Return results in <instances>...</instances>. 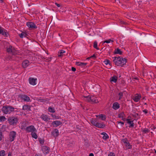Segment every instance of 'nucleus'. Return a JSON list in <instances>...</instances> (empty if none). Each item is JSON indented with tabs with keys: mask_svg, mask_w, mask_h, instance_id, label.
I'll return each mask as SVG.
<instances>
[{
	"mask_svg": "<svg viewBox=\"0 0 156 156\" xmlns=\"http://www.w3.org/2000/svg\"><path fill=\"white\" fill-rule=\"evenodd\" d=\"M145 99V98L144 97H143L142 98V99Z\"/></svg>",
	"mask_w": 156,
	"mask_h": 156,
	"instance_id": "obj_62",
	"label": "nucleus"
},
{
	"mask_svg": "<svg viewBox=\"0 0 156 156\" xmlns=\"http://www.w3.org/2000/svg\"><path fill=\"white\" fill-rule=\"evenodd\" d=\"M136 115H138V114H136Z\"/></svg>",
	"mask_w": 156,
	"mask_h": 156,
	"instance_id": "obj_63",
	"label": "nucleus"
},
{
	"mask_svg": "<svg viewBox=\"0 0 156 156\" xmlns=\"http://www.w3.org/2000/svg\"><path fill=\"white\" fill-rule=\"evenodd\" d=\"M115 2L116 3H120V1H119V0H115Z\"/></svg>",
	"mask_w": 156,
	"mask_h": 156,
	"instance_id": "obj_53",
	"label": "nucleus"
},
{
	"mask_svg": "<svg viewBox=\"0 0 156 156\" xmlns=\"http://www.w3.org/2000/svg\"><path fill=\"white\" fill-rule=\"evenodd\" d=\"M55 5H56V6L58 7H60V6H61V5L60 4H58L57 3H55Z\"/></svg>",
	"mask_w": 156,
	"mask_h": 156,
	"instance_id": "obj_50",
	"label": "nucleus"
},
{
	"mask_svg": "<svg viewBox=\"0 0 156 156\" xmlns=\"http://www.w3.org/2000/svg\"><path fill=\"white\" fill-rule=\"evenodd\" d=\"M125 116V114L123 112L121 113L120 114H119L118 115V117L120 118H121L122 120H123L124 121H126V119L124 117V116Z\"/></svg>",
	"mask_w": 156,
	"mask_h": 156,
	"instance_id": "obj_20",
	"label": "nucleus"
},
{
	"mask_svg": "<svg viewBox=\"0 0 156 156\" xmlns=\"http://www.w3.org/2000/svg\"><path fill=\"white\" fill-rule=\"evenodd\" d=\"M2 133L1 132H0V140H2Z\"/></svg>",
	"mask_w": 156,
	"mask_h": 156,
	"instance_id": "obj_49",
	"label": "nucleus"
},
{
	"mask_svg": "<svg viewBox=\"0 0 156 156\" xmlns=\"http://www.w3.org/2000/svg\"><path fill=\"white\" fill-rule=\"evenodd\" d=\"M105 126V125L103 123H100L98 122L96 125V127L100 128H104Z\"/></svg>",
	"mask_w": 156,
	"mask_h": 156,
	"instance_id": "obj_16",
	"label": "nucleus"
},
{
	"mask_svg": "<svg viewBox=\"0 0 156 156\" xmlns=\"http://www.w3.org/2000/svg\"><path fill=\"white\" fill-rule=\"evenodd\" d=\"M6 119V118L4 116H0V122H4Z\"/></svg>",
	"mask_w": 156,
	"mask_h": 156,
	"instance_id": "obj_37",
	"label": "nucleus"
},
{
	"mask_svg": "<svg viewBox=\"0 0 156 156\" xmlns=\"http://www.w3.org/2000/svg\"><path fill=\"white\" fill-rule=\"evenodd\" d=\"M110 41H111L112 42H113V40H111V39H109L108 40L104 41V42H103V43H109L110 42Z\"/></svg>",
	"mask_w": 156,
	"mask_h": 156,
	"instance_id": "obj_41",
	"label": "nucleus"
},
{
	"mask_svg": "<svg viewBox=\"0 0 156 156\" xmlns=\"http://www.w3.org/2000/svg\"><path fill=\"white\" fill-rule=\"evenodd\" d=\"M51 134L54 137H57L59 134V132L58 129H54L51 132Z\"/></svg>",
	"mask_w": 156,
	"mask_h": 156,
	"instance_id": "obj_13",
	"label": "nucleus"
},
{
	"mask_svg": "<svg viewBox=\"0 0 156 156\" xmlns=\"http://www.w3.org/2000/svg\"><path fill=\"white\" fill-rule=\"evenodd\" d=\"M87 63H86L81 62H76V65L81 66L82 67H83L87 65Z\"/></svg>",
	"mask_w": 156,
	"mask_h": 156,
	"instance_id": "obj_23",
	"label": "nucleus"
},
{
	"mask_svg": "<svg viewBox=\"0 0 156 156\" xmlns=\"http://www.w3.org/2000/svg\"><path fill=\"white\" fill-rule=\"evenodd\" d=\"M27 25L29 28L31 29H36L37 28V26L33 22H27Z\"/></svg>",
	"mask_w": 156,
	"mask_h": 156,
	"instance_id": "obj_7",
	"label": "nucleus"
},
{
	"mask_svg": "<svg viewBox=\"0 0 156 156\" xmlns=\"http://www.w3.org/2000/svg\"><path fill=\"white\" fill-rule=\"evenodd\" d=\"M85 100L89 102H91V97H89V96H87L85 97Z\"/></svg>",
	"mask_w": 156,
	"mask_h": 156,
	"instance_id": "obj_34",
	"label": "nucleus"
},
{
	"mask_svg": "<svg viewBox=\"0 0 156 156\" xmlns=\"http://www.w3.org/2000/svg\"><path fill=\"white\" fill-rule=\"evenodd\" d=\"M5 152L4 150L0 151V156H5Z\"/></svg>",
	"mask_w": 156,
	"mask_h": 156,
	"instance_id": "obj_36",
	"label": "nucleus"
},
{
	"mask_svg": "<svg viewBox=\"0 0 156 156\" xmlns=\"http://www.w3.org/2000/svg\"><path fill=\"white\" fill-rule=\"evenodd\" d=\"M90 58H93L94 59H95L96 58V56L95 54H94L93 55L90 56V57L87 58V59H89Z\"/></svg>",
	"mask_w": 156,
	"mask_h": 156,
	"instance_id": "obj_43",
	"label": "nucleus"
},
{
	"mask_svg": "<svg viewBox=\"0 0 156 156\" xmlns=\"http://www.w3.org/2000/svg\"><path fill=\"white\" fill-rule=\"evenodd\" d=\"M36 132H33L31 133V135L32 137L35 139H37V133H36Z\"/></svg>",
	"mask_w": 156,
	"mask_h": 156,
	"instance_id": "obj_29",
	"label": "nucleus"
},
{
	"mask_svg": "<svg viewBox=\"0 0 156 156\" xmlns=\"http://www.w3.org/2000/svg\"><path fill=\"white\" fill-rule=\"evenodd\" d=\"M154 151H154L155 153H156V150H155V149H154Z\"/></svg>",
	"mask_w": 156,
	"mask_h": 156,
	"instance_id": "obj_60",
	"label": "nucleus"
},
{
	"mask_svg": "<svg viewBox=\"0 0 156 156\" xmlns=\"http://www.w3.org/2000/svg\"><path fill=\"white\" fill-rule=\"evenodd\" d=\"M72 70L73 72H75L76 71V69L74 67H72Z\"/></svg>",
	"mask_w": 156,
	"mask_h": 156,
	"instance_id": "obj_52",
	"label": "nucleus"
},
{
	"mask_svg": "<svg viewBox=\"0 0 156 156\" xmlns=\"http://www.w3.org/2000/svg\"><path fill=\"white\" fill-rule=\"evenodd\" d=\"M115 59L113 60V62L115 65L118 66H122L126 64V60L125 58H123L120 57H115Z\"/></svg>",
	"mask_w": 156,
	"mask_h": 156,
	"instance_id": "obj_1",
	"label": "nucleus"
},
{
	"mask_svg": "<svg viewBox=\"0 0 156 156\" xmlns=\"http://www.w3.org/2000/svg\"><path fill=\"white\" fill-rule=\"evenodd\" d=\"M20 38H23V37H26L27 34L24 32H22L20 34H19Z\"/></svg>",
	"mask_w": 156,
	"mask_h": 156,
	"instance_id": "obj_31",
	"label": "nucleus"
},
{
	"mask_svg": "<svg viewBox=\"0 0 156 156\" xmlns=\"http://www.w3.org/2000/svg\"><path fill=\"white\" fill-rule=\"evenodd\" d=\"M0 34L5 37H7L8 35L7 30L4 29H2L1 27H0Z\"/></svg>",
	"mask_w": 156,
	"mask_h": 156,
	"instance_id": "obj_9",
	"label": "nucleus"
},
{
	"mask_svg": "<svg viewBox=\"0 0 156 156\" xmlns=\"http://www.w3.org/2000/svg\"><path fill=\"white\" fill-rule=\"evenodd\" d=\"M98 117V118L101 119L103 120H105L106 119L105 115L102 114H101Z\"/></svg>",
	"mask_w": 156,
	"mask_h": 156,
	"instance_id": "obj_28",
	"label": "nucleus"
},
{
	"mask_svg": "<svg viewBox=\"0 0 156 156\" xmlns=\"http://www.w3.org/2000/svg\"><path fill=\"white\" fill-rule=\"evenodd\" d=\"M29 81L31 85H34L36 84L35 79L34 78H29Z\"/></svg>",
	"mask_w": 156,
	"mask_h": 156,
	"instance_id": "obj_17",
	"label": "nucleus"
},
{
	"mask_svg": "<svg viewBox=\"0 0 156 156\" xmlns=\"http://www.w3.org/2000/svg\"><path fill=\"white\" fill-rule=\"evenodd\" d=\"M48 110L49 112H51L54 113L55 112V110L54 108H51V107H49Z\"/></svg>",
	"mask_w": 156,
	"mask_h": 156,
	"instance_id": "obj_35",
	"label": "nucleus"
},
{
	"mask_svg": "<svg viewBox=\"0 0 156 156\" xmlns=\"http://www.w3.org/2000/svg\"><path fill=\"white\" fill-rule=\"evenodd\" d=\"M126 121H127V123L129 124V128L134 126V123L133 121H131L129 119H127Z\"/></svg>",
	"mask_w": 156,
	"mask_h": 156,
	"instance_id": "obj_18",
	"label": "nucleus"
},
{
	"mask_svg": "<svg viewBox=\"0 0 156 156\" xmlns=\"http://www.w3.org/2000/svg\"><path fill=\"white\" fill-rule=\"evenodd\" d=\"M46 60H47V61L46 60V61L49 62V61H50L51 60V58H49V59L48 60V59H47Z\"/></svg>",
	"mask_w": 156,
	"mask_h": 156,
	"instance_id": "obj_54",
	"label": "nucleus"
},
{
	"mask_svg": "<svg viewBox=\"0 0 156 156\" xmlns=\"http://www.w3.org/2000/svg\"><path fill=\"white\" fill-rule=\"evenodd\" d=\"M89 156H94V154L92 153H90L89 155Z\"/></svg>",
	"mask_w": 156,
	"mask_h": 156,
	"instance_id": "obj_55",
	"label": "nucleus"
},
{
	"mask_svg": "<svg viewBox=\"0 0 156 156\" xmlns=\"http://www.w3.org/2000/svg\"><path fill=\"white\" fill-rule=\"evenodd\" d=\"M31 106H30L28 105H24L23 106L22 109L23 110H28L29 111H31L30 109Z\"/></svg>",
	"mask_w": 156,
	"mask_h": 156,
	"instance_id": "obj_22",
	"label": "nucleus"
},
{
	"mask_svg": "<svg viewBox=\"0 0 156 156\" xmlns=\"http://www.w3.org/2000/svg\"><path fill=\"white\" fill-rule=\"evenodd\" d=\"M119 100H120L122 98L123 96V94L122 92H120L119 93Z\"/></svg>",
	"mask_w": 156,
	"mask_h": 156,
	"instance_id": "obj_40",
	"label": "nucleus"
},
{
	"mask_svg": "<svg viewBox=\"0 0 156 156\" xmlns=\"http://www.w3.org/2000/svg\"><path fill=\"white\" fill-rule=\"evenodd\" d=\"M8 156H11V154L10 152H9L8 153Z\"/></svg>",
	"mask_w": 156,
	"mask_h": 156,
	"instance_id": "obj_56",
	"label": "nucleus"
},
{
	"mask_svg": "<svg viewBox=\"0 0 156 156\" xmlns=\"http://www.w3.org/2000/svg\"><path fill=\"white\" fill-rule=\"evenodd\" d=\"M134 79L136 80H137V77H135V78H134Z\"/></svg>",
	"mask_w": 156,
	"mask_h": 156,
	"instance_id": "obj_59",
	"label": "nucleus"
},
{
	"mask_svg": "<svg viewBox=\"0 0 156 156\" xmlns=\"http://www.w3.org/2000/svg\"><path fill=\"white\" fill-rule=\"evenodd\" d=\"M13 57L12 56H9L8 58V59L9 60H14V59L13 58Z\"/></svg>",
	"mask_w": 156,
	"mask_h": 156,
	"instance_id": "obj_48",
	"label": "nucleus"
},
{
	"mask_svg": "<svg viewBox=\"0 0 156 156\" xmlns=\"http://www.w3.org/2000/svg\"><path fill=\"white\" fill-rule=\"evenodd\" d=\"M37 156H41V155H37Z\"/></svg>",
	"mask_w": 156,
	"mask_h": 156,
	"instance_id": "obj_61",
	"label": "nucleus"
},
{
	"mask_svg": "<svg viewBox=\"0 0 156 156\" xmlns=\"http://www.w3.org/2000/svg\"><path fill=\"white\" fill-rule=\"evenodd\" d=\"M90 122L92 125L95 126L97 124L98 122H97L95 119H92L91 120Z\"/></svg>",
	"mask_w": 156,
	"mask_h": 156,
	"instance_id": "obj_30",
	"label": "nucleus"
},
{
	"mask_svg": "<svg viewBox=\"0 0 156 156\" xmlns=\"http://www.w3.org/2000/svg\"><path fill=\"white\" fill-rule=\"evenodd\" d=\"M16 132L13 131H11L9 134V141L11 142L13 141L16 137Z\"/></svg>",
	"mask_w": 156,
	"mask_h": 156,
	"instance_id": "obj_5",
	"label": "nucleus"
},
{
	"mask_svg": "<svg viewBox=\"0 0 156 156\" xmlns=\"http://www.w3.org/2000/svg\"><path fill=\"white\" fill-rule=\"evenodd\" d=\"M29 65V62L28 60L23 61L22 63V67L23 68H26Z\"/></svg>",
	"mask_w": 156,
	"mask_h": 156,
	"instance_id": "obj_15",
	"label": "nucleus"
},
{
	"mask_svg": "<svg viewBox=\"0 0 156 156\" xmlns=\"http://www.w3.org/2000/svg\"><path fill=\"white\" fill-rule=\"evenodd\" d=\"M41 118L43 120H44L46 121H48V117L47 115H42L41 116Z\"/></svg>",
	"mask_w": 156,
	"mask_h": 156,
	"instance_id": "obj_26",
	"label": "nucleus"
},
{
	"mask_svg": "<svg viewBox=\"0 0 156 156\" xmlns=\"http://www.w3.org/2000/svg\"><path fill=\"white\" fill-rule=\"evenodd\" d=\"M39 142L41 144H43L44 143V141L43 139H40L39 140Z\"/></svg>",
	"mask_w": 156,
	"mask_h": 156,
	"instance_id": "obj_47",
	"label": "nucleus"
},
{
	"mask_svg": "<svg viewBox=\"0 0 156 156\" xmlns=\"http://www.w3.org/2000/svg\"><path fill=\"white\" fill-rule=\"evenodd\" d=\"M91 102L93 103H97L98 102L97 98L94 96H91Z\"/></svg>",
	"mask_w": 156,
	"mask_h": 156,
	"instance_id": "obj_19",
	"label": "nucleus"
},
{
	"mask_svg": "<svg viewBox=\"0 0 156 156\" xmlns=\"http://www.w3.org/2000/svg\"><path fill=\"white\" fill-rule=\"evenodd\" d=\"M141 98V97L140 94H136L135 96L133 97V99L135 102H137L139 101Z\"/></svg>",
	"mask_w": 156,
	"mask_h": 156,
	"instance_id": "obj_10",
	"label": "nucleus"
},
{
	"mask_svg": "<svg viewBox=\"0 0 156 156\" xmlns=\"http://www.w3.org/2000/svg\"><path fill=\"white\" fill-rule=\"evenodd\" d=\"M46 101L45 99H38V101L41 102H44Z\"/></svg>",
	"mask_w": 156,
	"mask_h": 156,
	"instance_id": "obj_45",
	"label": "nucleus"
},
{
	"mask_svg": "<svg viewBox=\"0 0 156 156\" xmlns=\"http://www.w3.org/2000/svg\"><path fill=\"white\" fill-rule=\"evenodd\" d=\"M26 130L28 132H37V130L34 126L32 125L27 127Z\"/></svg>",
	"mask_w": 156,
	"mask_h": 156,
	"instance_id": "obj_8",
	"label": "nucleus"
},
{
	"mask_svg": "<svg viewBox=\"0 0 156 156\" xmlns=\"http://www.w3.org/2000/svg\"><path fill=\"white\" fill-rule=\"evenodd\" d=\"M103 62L106 65H107L108 64L109 65H110V61L108 59H106V60H105Z\"/></svg>",
	"mask_w": 156,
	"mask_h": 156,
	"instance_id": "obj_39",
	"label": "nucleus"
},
{
	"mask_svg": "<svg viewBox=\"0 0 156 156\" xmlns=\"http://www.w3.org/2000/svg\"><path fill=\"white\" fill-rule=\"evenodd\" d=\"M108 156H115V154L114 153L111 152L108 154Z\"/></svg>",
	"mask_w": 156,
	"mask_h": 156,
	"instance_id": "obj_46",
	"label": "nucleus"
},
{
	"mask_svg": "<svg viewBox=\"0 0 156 156\" xmlns=\"http://www.w3.org/2000/svg\"><path fill=\"white\" fill-rule=\"evenodd\" d=\"M117 80V77L115 76H113L111 78V81L114 83H116Z\"/></svg>",
	"mask_w": 156,
	"mask_h": 156,
	"instance_id": "obj_27",
	"label": "nucleus"
},
{
	"mask_svg": "<svg viewBox=\"0 0 156 156\" xmlns=\"http://www.w3.org/2000/svg\"><path fill=\"white\" fill-rule=\"evenodd\" d=\"M123 142L124 143L125 146L128 149H131L132 148V146L130 145L129 143L128 142L126 139H123Z\"/></svg>",
	"mask_w": 156,
	"mask_h": 156,
	"instance_id": "obj_11",
	"label": "nucleus"
},
{
	"mask_svg": "<svg viewBox=\"0 0 156 156\" xmlns=\"http://www.w3.org/2000/svg\"><path fill=\"white\" fill-rule=\"evenodd\" d=\"M21 127H22V128L23 129V128L25 127V126H23V125H22Z\"/></svg>",
	"mask_w": 156,
	"mask_h": 156,
	"instance_id": "obj_58",
	"label": "nucleus"
},
{
	"mask_svg": "<svg viewBox=\"0 0 156 156\" xmlns=\"http://www.w3.org/2000/svg\"><path fill=\"white\" fill-rule=\"evenodd\" d=\"M3 2V0H0V2L2 3Z\"/></svg>",
	"mask_w": 156,
	"mask_h": 156,
	"instance_id": "obj_57",
	"label": "nucleus"
},
{
	"mask_svg": "<svg viewBox=\"0 0 156 156\" xmlns=\"http://www.w3.org/2000/svg\"><path fill=\"white\" fill-rule=\"evenodd\" d=\"M20 96L21 99L25 101H29L30 100L29 97L26 95L22 94Z\"/></svg>",
	"mask_w": 156,
	"mask_h": 156,
	"instance_id": "obj_12",
	"label": "nucleus"
},
{
	"mask_svg": "<svg viewBox=\"0 0 156 156\" xmlns=\"http://www.w3.org/2000/svg\"><path fill=\"white\" fill-rule=\"evenodd\" d=\"M6 44L7 45L6 51L8 53L12 54L14 56L17 54V51L14 47L10 45L8 43H6Z\"/></svg>",
	"mask_w": 156,
	"mask_h": 156,
	"instance_id": "obj_3",
	"label": "nucleus"
},
{
	"mask_svg": "<svg viewBox=\"0 0 156 156\" xmlns=\"http://www.w3.org/2000/svg\"><path fill=\"white\" fill-rule=\"evenodd\" d=\"M65 52V51L63 50H62L58 52V56L61 57L63 55V54Z\"/></svg>",
	"mask_w": 156,
	"mask_h": 156,
	"instance_id": "obj_32",
	"label": "nucleus"
},
{
	"mask_svg": "<svg viewBox=\"0 0 156 156\" xmlns=\"http://www.w3.org/2000/svg\"><path fill=\"white\" fill-rule=\"evenodd\" d=\"M115 54H119L121 55L122 54V51L120 50V49L119 48H117L116 51H115Z\"/></svg>",
	"mask_w": 156,
	"mask_h": 156,
	"instance_id": "obj_33",
	"label": "nucleus"
},
{
	"mask_svg": "<svg viewBox=\"0 0 156 156\" xmlns=\"http://www.w3.org/2000/svg\"><path fill=\"white\" fill-rule=\"evenodd\" d=\"M119 22L121 24H123L124 25H126L127 24V23L126 22H124L123 21L120 19L119 20Z\"/></svg>",
	"mask_w": 156,
	"mask_h": 156,
	"instance_id": "obj_42",
	"label": "nucleus"
},
{
	"mask_svg": "<svg viewBox=\"0 0 156 156\" xmlns=\"http://www.w3.org/2000/svg\"><path fill=\"white\" fill-rule=\"evenodd\" d=\"M143 132L144 133H149L150 132V131L149 129H144L143 130Z\"/></svg>",
	"mask_w": 156,
	"mask_h": 156,
	"instance_id": "obj_44",
	"label": "nucleus"
},
{
	"mask_svg": "<svg viewBox=\"0 0 156 156\" xmlns=\"http://www.w3.org/2000/svg\"><path fill=\"white\" fill-rule=\"evenodd\" d=\"M15 109L16 108L11 106L5 105L2 107V110L3 113L7 114H9L11 112L14 111Z\"/></svg>",
	"mask_w": 156,
	"mask_h": 156,
	"instance_id": "obj_2",
	"label": "nucleus"
},
{
	"mask_svg": "<svg viewBox=\"0 0 156 156\" xmlns=\"http://www.w3.org/2000/svg\"><path fill=\"white\" fill-rule=\"evenodd\" d=\"M62 123L59 121H55L52 122V124L54 126L55 125V126L57 127L61 124Z\"/></svg>",
	"mask_w": 156,
	"mask_h": 156,
	"instance_id": "obj_21",
	"label": "nucleus"
},
{
	"mask_svg": "<svg viewBox=\"0 0 156 156\" xmlns=\"http://www.w3.org/2000/svg\"><path fill=\"white\" fill-rule=\"evenodd\" d=\"M18 120L19 119L17 117L12 116L9 117L7 121L10 125L15 126L16 125Z\"/></svg>",
	"mask_w": 156,
	"mask_h": 156,
	"instance_id": "obj_4",
	"label": "nucleus"
},
{
	"mask_svg": "<svg viewBox=\"0 0 156 156\" xmlns=\"http://www.w3.org/2000/svg\"><path fill=\"white\" fill-rule=\"evenodd\" d=\"M143 112L145 113V114H147L148 112V111L147 109H144L143 110Z\"/></svg>",
	"mask_w": 156,
	"mask_h": 156,
	"instance_id": "obj_51",
	"label": "nucleus"
},
{
	"mask_svg": "<svg viewBox=\"0 0 156 156\" xmlns=\"http://www.w3.org/2000/svg\"><path fill=\"white\" fill-rule=\"evenodd\" d=\"M145 105H146V103H145Z\"/></svg>",
	"mask_w": 156,
	"mask_h": 156,
	"instance_id": "obj_64",
	"label": "nucleus"
},
{
	"mask_svg": "<svg viewBox=\"0 0 156 156\" xmlns=\"http://www.w3.org/2000/svg\"><path fill=\"white\" fill-rule=\"evenodd\" d=\"M118 124V126H117L119 128H120L123 126V125L124 124V122L120 121H118L117 122Z\"/></svg>",
	"mask_w": 156,
	"mask_h": 156,
	"instance_id": "obj_25",
	"label": "nucleus"
},
{
	"mask_svg": "<svg viewBox=\"0 0 156 156\" xmlns=\"http://www.w3.org/2000/svg\"><path fill=\"white\" fill-rule=\"evenodd\" d=\"M50 148L47 146H44L42 147L41 150L43 153L45 154L49 153Z\"/></svg>",
	"mask_w": 156,
	"mask_h": 156,
	"instance_id": "obj_6",
	"label": "nucleus"
},
{
	"mask_svg": "<svg viewBox=\"0 0 156 156\" xmlns=\"http://www.w3.org/2000/svg\"><path fill=\"white\" fill-rule=\"evenodd\" d=\"M120 107V105L117 102H114L112 108L115 110H117Z\"/></svg>",
	"mask_w": 156,
	"mask_h": 156,
	"instance_id": "obj_14",
	"label": "nucleus"
},
{
	"mask_svg": "<svg viewBox=\"0 0 156 156\" xmlns=\"http://www.w3.org/2000/svg\"><path fill=\"white\" fill-rule=\"evenodd\" d=\"M93 46L94 48L96 49H99L97 47V41H95L94 42Z\"/></svg>",
	"mask_w": 156,
	"mask_h": 156,
	"instance_id": "obj_38",
	"label": "nucleus"
},
{
	"mask_svg": "<svg viewBox=\"0 0 156 156\" xmlns=\"http://www.w3.org/2000/svg\"><path fill=\"white\" fill-rule=\"evenodd\" d=\"M101 134L103 135V139L106 140L108 138V136L106 133L103 132L101 133Z\"/></svg>",
	"mask_w": 156,
	"mask_h": 156,
	"instance_id": "obj_24",
	"label": "nucleus"
}]
</instances>
